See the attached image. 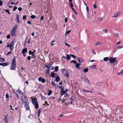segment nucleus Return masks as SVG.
Masks as SVG:
<instances>
[{
    "mask_svg": "<svg viewBox=\"0 0 123 123\" xmlns=\"http://www.w3.org/2000/svg\"><path fill=\"white\" fill-rule=\"evenodd\" d=\"M16 65V61L15 57L12 59L11 62V66L10 69L11 70H15Z\"/></svg>",
    "mask_w": 123,
    "mask_h": 123,
    "instance_id": "obj_1",
    "label": "nucleus"
},
{
    "mask_svg": "<svg viewBox=\"0 0 123 123\" xmlns=\"http://www.w3.org/2000/svg\"><path fill=\"white\" fill-rule=\"evenodd\" d=\"M32 104L35 106V108L37 109L38 108V103L37 99L36 97L34 98L32 100Z\"/></svg>",
    "mask_w": 123,
    "mask_h": 123,
    "instance_id": "obj_2",
    "label": "nucleus"
},
{
    "mask_svg": "<svg viewBox=\"0 0 123 123\" xmlns=\"http://www.w3.org/2000/svg\"><path fill=\"white\" fill-rule=\"evenodd\" d=\"M81 79L84 82H87L89 84H90V82L89 80L86 76H85L84 77H81Z\"/></svg>",
    "mask_w": 123,
    "mask_h": 123,
    "instance_id": "obj_3",
    "label": "nucleus"
},
{
    "mask_svg": "<svg viewBox=\"0 0 123 123\" xmlns=\"http://www.w3.org/2000/svg\"><path fill=\"white\" fill-rule=\"evenodd\" d=\"M110 62L111 63L115 62L116 61V59L115 57H110L109 58Z\"/></svg>",
    "mask_w": 123,
    "mask_h": 123,
    "instance_id": "obj_4",
    "label": "nucleus"
},
{
    "mask_svg": "<svg viewBox=\"0 0 123 123\" xmlns=\"http://www.w3.org/2000/svg\"><path fill=\"white\" fill-rule=\"evenodd\" d=\"M25 107L26 108V110H27L28 111L30 110L29 103L25 104Z\"/></svg>",
    "mask_w": 123,
    "mask_h": 123,
    "instance_id": "obj_5",
    "label": "nucleus"
},
{
    "mask_svg": "<svg viewBox=\"0 0 123 123\" xmlns=\"http://www.w3.org/2000/svg\"><path fill=\"white\" fill-rule=\"evenodd\" d=\"M15 30L12 29L10 33L11 35L13 37L15 36Z\"/></svg>",
    "mask_w": 123,
    "mask_h": 123,
    "instance_id": "obj_6",
    "label": "nucleus"
},
{
    "mask_svg": "<svg viewBox=\"0 0 123 123\" xmlns=\"http://www.w3.org/2000/svg\"><path fill=\"white\" fill-rule=\"evenodd\" d=\"M38 79L39 81H41L43 83H45V79L44 78H42V77H39Z\"/></svg>",
    "mask_w": 123,
    "mask_h": 123,
    "instance_id": "obj_7",
    "label": "nucleus"
},
{
    "mask_svg": "<svg viewBox=\"0 0 123 123\" xmlns=\"http://www.w3.org/2000/svg\"><path fill=\"white\" fill-rule=\"evenodd\" d=\"M9 64L8 62H5L3 63H0V65L5 66L8 65Z\"/></svg>",
    "mask_w": 123,
    "mask_h": 123,
    "instance_id": "obj_8",
    "label": "nucleus"
},
{
    "mask_svg": "<svg viewBox=\"0 0 123 123\" xmlns=\"http://www.w3.org/2000/svg\"><path fill=\"white\" fill-rule=\"evenodd\" d=\"M24 99L25 100L24 103V104L27 103L28 102V99L25 96H24Z\"/></svg>",
    "mask_w": 123,
    "mask_h": 123,
    "instance_id": "obj_9",
    "label": "nucleus"
},
{
    "mask_svg": "<svg viewBox=\"0 0 123 123\" xmlns=\"http://www.w3.org/2000/svg\"><path fill=\"white\" fill-rule=\"evenodd\" d=\"M16 92L18 93L19 94H20L22 95V96H23L24 95V93H23V92H22L19 89H18L16 91Z\"/></svg>",
    "mask_w": 123,
    "mask_h": 123,
    "instance_id": "obj_10",
    "label": "nucleus"
},
{
    "mask_svg": "<svg viewBox=\"0 0 123 123\" xmlns=\"http://www.w3.org/2000/svg\"><path fill=\"white\" fill-rule=\"evenodd\" d=\"M120 14V12H116L114 14V15L112 17L113 18V17H117L119 16Z\"/></svg>",
    "mask_w": 123,
    "mask_h": 123,
    "instance_id": "obj_11",
    "label": "nucleus"
},
{
    "mask_svg": "<svg viewBox=\"0 0 123 123\" xmlns=\"http://www.w3.org/2000/svg\"><path fill=\"white\" fill-rule=\"evenodd\" d=\"M78 60L79 62L82 63L84 62V60L81 57H79L78 58Z\"/></svg>",
    "mask_w": 123,
    "mask_h": 123,
    "instance_id": "obj_12",
    "label": "nucleus"
},
{
    "mask_svg": "<svg viewBox=\"0 0 123 123\" xmlns=\"http://www.w3.org/2000/svg\"><path fill=\"white\" fill-rule=\"evenodd\" d=\"M51 64H49V65H45L44 66L46 68H47V69H49L51 67Z\"/></svg>",
    "mask_w": 123,
    "mask_h": 123,
    "instance_id": "obj_13",
    "label": "nucleus"
},
{
    "mask_svg": "<svg viewBox=\"0 0 123 123\" xmlns=\"http://www.w3.org/2000/svg\"><path fill=\"white\" fill-rule=\"evenodd\" d=\"M27 51V48H25L24 49H23L22 50V53H25V52Z\"/></svg>",
    "mask_w": 123,
    "mask_h": 123,
    "instance_id": "obj_14",
    "label": "nucleus"
},
{
    "mask_svg": "<svg viewBox=\"0 0 123 123\" xmlns=\"http://www.w3.org/2000/svg\"><path fill=\"white\" fill-rule=\"evenodd\" d=\"M15 43L14 41H13L10 43V44L11 46V47H14V44Z\"/></svg>",
    "mask_w": 123,
    "mask_h": 123,
    "instance_id": "obj_15",
    "label": "nucleus"
},
{
    "mask_svg": "<svg viewBox=\"0 0 123 123\" xmlns=\"http://www.w3.org/2000/svg\"><path fill=\"white\" fill-rule=\"evenodd\" d=\"M13 94H14L15 97H16L17 98H19V96L18 94L16 92H15V91L13 92Z\"/></svg>",
    "mask_w": 123,
    "mask_h": 123,
    "instance_id": "obj_16",
    "label": "nucleus"
},
{
    "mask_svg": "<svg viewBox=\"0 0 123 123\" xmlns=\"http://www.w3.org/2000/svg\"><path fill=\"white\" fill-rule=\"evenodd\" d=\"M70 58L71 57H70V55H67V56L66 57L67 61H68Z\"/></svg>",
    "mask_w": 123,
    "mask_h": 123,
    "instance_id": "obj_17",
    "label": "nucleus"
},
{
    "mask_svg": "<svg viewBox=\"0 0 123 123\" xmlns=\"http://www.w3.org/2000/svg\"><path fill=\"white\" fill-rule=\"evenodd\" d=\"M66 91H64V90L62 92V91H61V96L63 95L64 94H66Z\"/></svg>",
    "mask_w": 123,
    "mask_h": 123,
    "instance_id": "obj_18",
    "label": "nucleus"
},
{
    "mask_svg": "<svg viewBox=\"0 0 123 123\" xmlns=\"http://www.w3.org/2000/svg\"><path fill=\"white\" fill-rule=\"evenodd\" d=\"M109 60V59L108 57H105L104 58L103 60L104 61H106Z\"/></svg>",
    "mask_w": 123,
    "mask_h": 123,
    "instance_id": "obj_19",
    "label": "nucleus"
},
{
    "mask_svg": "<svg viewBox=\"0 0 123 123\" xmlns=\"http://www.w3.org/2000/svg\"><path fill=\"white\" fill-rule=\"evenodd\" d=\"M58 86L61 89V91H62V92L64 90V87L60 86L59 85H58Z\"/></svg>",
    "mask_w": 123,
    "mask_h": 123,
    "instance_id": "obj_20",
    "label": "nucleus"
},
{
    "mask_svg": "<svg viewBox=\"0 0 123 123\" xmlns=\"http://www.w3.org/2000/svg\"><path fill=\"white\" fill-rule=\"evenodd\" d=\"M60 80V78L59 76H57L56 77L55 79V81L58 82Z\"/></svg>",
    "mask_w": 123,
    "mask_h": 123,
    "instance_id": "obj_21",
    "label": "nucleus"
},
{
    "mask_svg": "<svg viewBox=\"0 0 123 123\" xmlns=\"http://www.w3.org/2000/svg\"><path fill=\"white\" fill-rule=\"evenodd\" d=\"M0 61L2 62H4L5 61V59L4 58H2V57H0Z\"/></svg>",
    "mask_w": 123,
    "mask_h": 123,
    "instance_id": "obj_22",
    "label": "nucleus"
},
{
    "mask_svg": "<svg viewBox=\"0 0 123 123\" xmlns=\"http://www.w3.org/2000/svg\"><path fill=\"white\" fill-rule=\"evenodd\" d=\"M16 19L17 20V22L18 23H19V16L18 15H17V17L16 18Z\"/></svg>",
    "mask_w": 123,
    "mask_h": 123,
    "instance_id": "obj_23",
    "label": "nucleus"
},
{
    "mask_svg": "<svg viewBox=\"0 0 123 123\" xmlns=\"http://www.w3.org/2000/svg\"><path fill=\"white\" fill-rule=\"evenodd\" d=\"M88 68H86L84 70V71L85 73H86L88 72Z\"/></svg>",
    "mask_w": 123,
    "mask_h": 123,
    "instance_id": "obj_24",
    "label": "nucleus"
},
{
    "mask_svg": "<svg viewBox=\"0 0 123 123\" xmlns=\"http://www.w3.org/2000/svg\"><path fill=\"white\" fill-rule=\"evenodd\" d=\"M66 72L67 74L64 75V76H66L67 77V78H68L69 77V74L67 73V71H66Z\"/></svg>",
    "mask_w": 123,
    "mask_h": 123,
    "instance_id": "obj_25",
    "label": "nucleus"
},
{
    "mask_svg": "<svg viewBox=\"0 0 123 123\" xmlns=\"http://www.w3.org/2000/svg\"><path fill=\"white\" fill-rule=\"evenodd\" d=\"M86 11L87 13L88 14L89 13V9L88 6H86Z\"/></svg>",
    "mask_w": 123,
    "mask_h": 123,
    "instance_id": "obj_26",
    "label": "nucleus"
},
{
    "mask_svg": "<svg viewBox=\"0 0 123 123\" xmlns=\"http://www.w3.org/2000/svg\"><path fill=\"white\" fill-rule=\"evenodd\" d=\"M75 65V66L77 68H79V66H80V64L79 63H77Z\"/></svg>",
    "mask_w": 123,
    "mask_h": 123,
    "instance_id": "obj_27",
    "label": "nucleus"
},
{
    "mask_svg": "<svg viewBox=\"0 0 123 123\" xmlns=\"http://www.w3.org/2000/svg\"><path fill=\"white\" fill-rule=\"evenodd\" d=\"M58 66H56L55 68V72H57L58 71Z\"/></svg>",
    "mask_w": 123,
    "mask_h": 123,
    "instance_id": "obj_28",
    "label": "nucleus"
},
{
    "mask_svg": "<svg viewBox=\"0 0 123 123\" xmlns=\"http://www.w3.org/2000/svg\"><path fill=\"white\" fill-rule=\"evenodd\" d=\"M101 44V43L99 42H96L95 44V45L97 46H99L100 45V44Z\"/></svg>",
    "mask_w": 123,
    "mask_h": 123,
    "instance_id": "obj_29",
    "label": "nucleus"
},
{
    "mask_svg": "<svg viewBox=\"0 0 123 123\" xmlns=\"http://www.w3.org/2000/svg\"><path fill=\"white\" fill-rule=\"evenodd\" d=\"M41 97L42 100H44L46 99V98L42 95H41Z\"/></svg>",
    "mask_w": 123,
    "mask_h": 123,
    "instance_id": "obj_30",
    "label": "nucleus"
},
{
    "mask_svg": "<svg viewBox=\"0 0 123 123\" xmlns=\"http://www.w3.org/2000/svg\"><path fill=\"white\" fill-rule=\"evenodd\" d=\"M52 93V92L51 91L49 90L48 92V94L49 96Z\"/></svg>",
    "mask_w": 123,
    "mask_h": 123,
    "instance_id": "obj_31",
    "label": "nucleus"
},
{
    "mask_svg": "<svg viewBox=\"0 0 123 123\" xmlns=\"http://www.w3.org/2000/svg\"><path fill=\"white\" fill-rule=\"evenodd\" d=\"M118 63V62H116L113 64L114 67L117 66V63Z\"/></svg>",
    "mask_w": 123,
    "mask_h": 123,
    "instance_id": "obj_32",
    "label": "nucleus"
},
{
    "mask_svg": "<svg viewBox=\"0 0 123 123\" xmlns=\"http://www.w3.org/2000/svg\"><path fill=\"white\" fill-rule=\"evenodd\" d=\"M31 18L34 19L36 18V17L34 15H32L31 16Z\"/></svg>",
    "mask_w": 123,
    "mask_h": 123,
    "instance_id": "obj_33",
    "label": "nucleus"
},
{
    "mask_svg": "<svg viewBox=\"0 0 123 123\" xmlns=\"http://www.w3.org/2000/svg\"><path fill=\"white\" fill-rule=\"evenodd\" d=\"M91 68L93 69L95 68L96 67V66L95 65H94L91 66Z\"/></svg>",
    "mask_w": 123,
    "mask_h": 123,
    "instance_id": "obj_34",
    "label": "nucleus"
},
{
    "mask_svg": "<svg viewBox=\"0 0 123 123\" xmlns=\"http://www.w3.org/2000/svg\"><path fill=\"white\" fill-rule=\"evenodd\" d=\"M71 31V30H69V31H67L66 32V33L65 34V35L66 36H67V34H68Z\"/></svg>",
    "mask_w": 123,
    "mask_h": 123,
    "instance_id": "obj_35",
    "label": "nucleus"
},
{
    "mask_svg": "<svg viewBox=\"0 0 123 123\" xmlns=\"http://www.w3.org/2000/svg\"><path fill=\"white\" fill-rule=\"evenodd\" d=\"M41 109L40 108L38 110V117L39 115V114L40 113L41 111Z\"/></svg>",
    "mask_w": 123,
    "mask_h": 123,
    "instance_id": "obj_36",
    "label": "nucleus"
},
{
    "mask_svg": "<svg viewBox=\"0 0 123 123\" xmlns=\"http://www.w3.org/2000/svg\"><path fill=\"white\" fill-rule=\"evenodd\" d=\"M5 11L6 12H7L8 14H10V12H9V10H7V9H6L5 10Z\"/></svg>",
    "mask_w": 123,
    "mask_h": 123,
    "instance_id": "obj_37",
    "label": "nucleus"
},
{
    "mask_svg": "<svg viewBox=\"0 0 123 123\" xmlns=\"http://www.w3.org/2000/svg\"><path fill=\"white\" fill-rule=\"evenodd\" d=\"M51 75L53 78H54L55 77V74L51 72Z\"/></svg>",
    "mask_w": 123,
    "mask_h": 123,
    "instance_id": "obj_38",
    "label": "nucleus"
},
{
    "mask_svg": "<svg viewBox=\"0 0 123 123\" xmlns=\"http://www.w3.org/2000/svg\"><path fill=\"white\" fill-rule=\"evenodd\" d=\"M123 73V70H122V71L119 73H118L117 74L118 75L122 74V73Z\"/></svg>",
    "mask_w": 123,
    "mask_h": 123,
    "instance_id": "obj_39",
    "label": "nucleus"
},
{
    "mask_svg": "<svg viewBox=\"0 0 123 123\" xmlns=\"http://www.w3.org/2000/svg\"><path fill=\"white\" fill-rule=\"evenodd\" d=\"M71 63H74V64H76L77 63V62L75 61L74 60H73L71 62Z\"/></svg>",
    "mask_w": 123,
    "mask_h": 123,
    "instance_id": "obj_40",
    "label": "nucleus"
},
{
    "mask_svg": "<svg viewBox=\"0 0 123 123\" xmlns=\"http://www.w3.org/2000/svg\"><path fill=\"white\" fill-rule=\"evenodd\" d=\"M102 17H100L98 18V19L99 21H100L103 19Z\"/></svg>",
    "mask_w": 123,
    "mask_h": 123,
    "instance_id": "obj_41",
    "label": "nucleus"
},
{
    "mask_svg": "<svg viewBox=\"0 0 123 123\" xmlns=\"http://www.w3.org/2000/svg\"><path fill=\"white\" fill-rule=\"evenodd\" d=\"M7 116H6L5 119H4V120L6 122H7Z\"/></svg>",
    "mask_w": 123,
    "mask_h": 123,
    "instance_id": "obj_42",
    "label": "nucleus"
},
{
    "mask_svg": "<svg viewBox=\"0 0 123 123\" xmlns=\"http://www.w3.org/2000/svg\"><path fill=\"white\" fill-rule=\"evenodd\" d=\"M114 35H115V36H116L117 37H118L119 36V34L117 33H114Z\"/></svg>",
    "mask_w": 123,
    "mask_h": 123,
    "instance_id": "obj_43",
    "label": "nucleus"
},
{
    "mask_svg": "<svg viewBox=\"0 0 123 123\" xmlns=\"http://www.w3.org/2000/svg\"><path fill=\"white\" fill-rule=\"evenodd\" d=\"M71 9H72L73 11L75 13L77 14V12L75 11V10H74V9L73 8V7H71Z\"/></svg>",
    "mask_w": 123,
    "mask_h": 123,
    "instance_id": "obj_44",
    "label": "nucleus"
},
{
    "mask_svg": "<svg viewBox=\"0 0 123 123\" xmlns=\"http://www.w3.org/2000/svg\"><path fill=\"white\" fill-rule=\"evenodd\" d=\"M14 27L15 28H12V29H13L14 30L16 31V30L17 28V25H15L14 26Z\"/></svg>",
    "mask_w": 123,
    "mask_h": 123,
    "instance_id": "obj_45",
    "label": "nucleus"
},
{
    "mask_svg": "<svg viewBox=\"0 0 123 123\" xmlns=\"http://www.w3.org/2000/svg\"><path fill=\"white\" fill-rule=\"evenodd\" d=\"M6 98H9V95L7 93H6Z\"/></svg>",
    "mask_w": 123,
    "mask_h": 123,
    "instance_id": "obj_46",
    "label": "nucleus"
},
{
    "mask_svg": "<svg viewBox=\"0 0 123 123\" xmlns=\"http://www.w3.org/2000/svg\"><path fill=\"white\" fill-rule=\"evenodd\" d=\"M26 15H24L23 17V20L25 19L26 18Z\"/></svg>",
    "mask_w": 123,
    "mask_h": 123,
    "instance_id": "obj_47",
    "label": "nucleus"
},
{
    "mask_svg": "<svg viewBox=\"0 0 123 123\" xmlns=\"http://www.w3.org/2000/svg\"><path fill=\"white\" fill-rule=\"evenodd\" d=\"M17 6L14 7L13 9V11H15V10L17 9Z\"/></svg>",
    "mask_w": 123,
    "mask_h": 123,
    "instance_id": "obj_48",
    "label": "nucleus"
},
{
    "mask_svg": "<svg viewBox=\"0 0 123 123\" xmlns=\"http://www.w3.org/2000/svg\"><path fill=\"white\" fill-rule=\"evenodd\" d=\"M70 56H71L73 58H76L75 56L74 55L71 54Z\"/></svg>",
    "mask_w": 123,
    "mask_h": 123,
    "instance_id": "obj_49",
    "label": "nucleus"
},
{
    "mask_svg": "<svg viewBox=\"0 0 123 123\" xmlns=\"http://www.w3.org/2000/svg\"><path fill=\"white\" fill-rule=\"evenodd\" d=\"M122 48H123V46H118L117 47V48L118 49H121Z\"/></svg>",
    "mask_w": 123,
    "mask_h": 123,
    "instance_id": "obj_50",
    "label": "nucleus"
},
{
    "mask_svg": "<svg viewBox=\"0 0 123 123\" xmlns=\"http://www.w3.org/2000/svg\"><path fill=\"white\" fill-rule=\"evenodd\" d=\"M50 73V71L49 69H47L46 72V73L48 74H49Z\"/></svg>",
    "mask_w": 123,
    "mask_h": 123,
    "instance_id": "obj_51",
    "label": "nucleus"
},
{
    "mask_svg": "<svg viewBox=\"0 0 123 123\" xmlns=\"http://www.w3.org/2000/svg\"><path fill=\"white\" fill-rule=\"evenodd\" d=\"M10 36L9 35H8L6 36V38L7 39H9L10 38Z\"/></svg>",
    "mask_w": 123,
    "mask_h": 123,
    "instance_id": "obj_52",
    "label": "nucleus"
},
{
    "mask_svg": "<svg viewBox=\"0 0 123 123\" xmlns=\"http://www.w3.org/2000/svg\"><path fill=\"white\" fill-rule=\"evenodd\" d=\"M107 29L104 30H103V31L104 32H105V33H107Z\"/></svg>",
    "mask_w": 123,
    "mask_h": 123,
    "instance_id": "obj_53",
    "label": "nucleus"
},
{
    "mask_svg": "<svg viewBox=\"0 0 123 123\" xmlns=\"http://www.w3.org/2000/svg\"><path fill=\"white\" fill-rule=\"evenodd\" d=\"M3 5V2L1 0H0V6H1Z\"/></svg>",
    "mask_w": 123,
    "mask_h": 123,
    "instance_id": "obj_54",
    "label": "nucleus"
},
{
    "mask_svg": "<svg viewBox=\"0 0 123 123\" xmlns=\"http://www.w3.org/2000/svg\"><path fill=\"white\" fill-rule=\"evenodd\" d=\"M51 84L53 85V86H55V84L54 83V82L53 81H51Z\"/></svg>",
    "mask_w": 123,
    "mask_h": 123,
    "instance_id": "obj_55",
    "label": "nucleus"
},
{
    "mask_svg": "<svg viewBox=\"0 0 123 123\" xmlns=\"http://www.w3.org/2000/svg\"><path fill=\"white\" fill-rule=\"evenodd\" d=\"M22 9V8L21 7H18V10H19V11H21Z\"/></svg>",
    "mask_w": 123,
    "mask_h": 123,
    "instance_id": "obj_56",
    "label": "nucleus"
},
{
    "mask_svg": "<svg viewBox=\"0 0 123 123\" xmlns=\"http://www.w3.org/2000/svg\"><path fill=\"white\" fill-rule=\"evenodd\" d=\"M28 60H30L31 59V57L30 56H28L27 57Z\"/></svg>",
    "mask_w": 123,
    "mask_h": 123,
    "instance_id": "obj_57",
    "label": "nucleus"
},
{
    "mask_svg": "<svg viewBox=\"0 0 123 123\" xmlns=\"http://www.w3.org/2000/svg\"><path fill=\"white\" fill-rule=\"evenodd\" d=\"M29 55H31L32 54V52L30 50L29 51Z\"/></svg>",
    "mask_w": 123,
    "mask_h": 123,
    "instance_id": "obj_58",
    "label": "nucleus"
},
{
    "mask_svg": "<svg viewBox=\"0 0 123 123\" xmlns=\"http://www.w3.org/2000/svg\"><path fill=\"white\" fill-rule=\"evenodd\" d=\"M14 47H11V46H10V50L11 51H12V49H13L14 48Z\"/></svg>",
    "mask_w": 123,
    "mask_h": 123,
    "instance_id": "obj_59",
    "label": "nucleus"
},
{
    "mask_svg": "<svg viewBox=\"0 0 123 123\" xmlns=\"http://www.w3.org/2000/svg\"><path fill=\"white\" fill-rule=\"evenodd\" d=\"M93 6L94 9L96 8L97 7V6L95 4L93 5Z\"/></svg>",
    "mask_w": 123,
    "mask_h": 123,
    "instance_id": "obj_60",
    "label": "nucleus"
},
{
    "mask_svg": "<svg viewBox=\"0 0 123 123\" xmlns=\"http://www.w3.org/2000/svg\"><path fill=\"white\" fill-rule=\"evenodd\" d=\"M65 44L66 45L68 46V47H70V45L68 44L67 43H65Z\"/></svg>",
    "mask_w": 123,
    "mask_h": 123,
    "instance_id": "obj_61",
    "label": "nucleus"
},
{
    "mask_svg": "<svg viewBox=\"0 0 123 123\" xmlns=\"http://www.w3.org/2000/svg\"><path fill=\"white\" fill-rule=\"evenodd\" d=\"M11 108V109L12 110H14V109H13L12 108V106L11 105H10V106Z\"/></svg>",
    "mask_w": 123,
    "mask_h": 123,
    "instance_id": "obj_62",
    "label": "nucleus"
},
{
    "mask_svg": "<svg viewBox=\"0 0 123 123\" xmlns=\"http://www.w3.org/2000/svg\"><path fill=\"white\" fill-rule=\"evenodd\" d=\"M40 19L42 20H43L44 19V17L43 16H41L40 18Z\"/></svg>",
    "mask_w": 123,
    "mask_h": 123,
    "instance_id": "obj_63",
    "label": "nucleus"
},
{
    "mask_svg": "<svg viewBox=\"0 0 123 123\" xmlns=\"http://www.w3.org/2000/svg\"><path fill=\"white\" fill-rule=\"evenodd\" d=\"M27 23L28 24H30L31 23L30 21H28L27 22Z\"/></svg>",
    "mask_w": 123,
    "mask_h": 123,
    "instance_id": "obj_64",
    "label": "nucleus"
}]
</instances>
